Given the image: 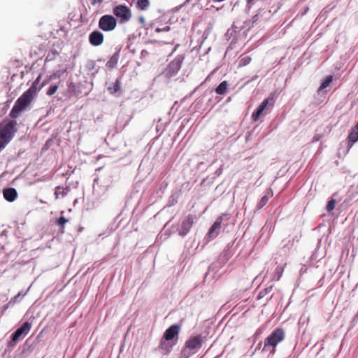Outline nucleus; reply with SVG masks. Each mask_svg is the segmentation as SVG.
<instances>
[{"label": "nucleus", "instance_id": "1", "mask_svg": "<svg viewBox=\"0 0 358 358\" xmlns=\"http://www.w3.org/2000/svg\"><path fill=\"white\" fill-rule=\"evenodd\" d=\"M36 96V91L34 88L26 90L15 101L9 116L13 119L17 118L20 113L30 105Z\"/></svg>", "mask_w": 358, "mask_h": 358}, {"label": "nucleus", "instance_id": "2", "mask_svg": "<svg viewBox=\"0 0 358 358\" xmlns=\"http://www.w3.org/2000/svg\"><path fill=\"white\" fill-rule=\"evenodd\" d=\"M17 125V122L13 120H4L0 124V152L14 137Z\"/></svg>", "mask_w": 358, "mask_h": 358}, {"label": "nucleus", "instance_id": "3", "mask_svg": "<svg viewBox=\"0 0 358 358\" xmlns=\"http://www.w3.org/2000/svg\"><path fill=\"white\" fill-rule=\"evenodd\" d=\"M285 338L284 330L281 328L275 329L271 334H270L264 341L263 350L270 351L271 353H275V347L278 343L282 341Z\"/></svg>", "mask_w": 358, "mask_h": 358}, {"label": "nucleus", "instance_id": "4", "mask_svg": "<svg viewBox=\"0 0 358 358\" xmlns=\"http://www.w3.org/2000/svg\"><path fill=\"white\" fill-rule=\"evenodd\" d=\"M117 26V20L110 15H104L99 20V27L103 31H111Z\"/></svg>", "mask_w": 358, "mask_h": 358}, {"label": "nucleus", "instance_id": "5", "mask_svg": "<svg viewBox=\"0 0 358 358\" xmlns=\"http://www.w3.org/2000/svg\"><path fill=\"white\" fill-rule=\"evenodd\" d=\"M113 14L120 19L121 23L128 22L131 17V12L129 8L125 5H118L113 8Z\"/></svg>", "mask_w": 358, "mask_h": 358}, {"label": "nucleus", "instance_id": "6", "mask_svg": "<svg viewBox=\"0 0 358 358\" xmlns=\"http://www.w3.org/2000/svg\"><path fill=\"white\" fill-rule=\"evenodd\" d=\"M204 337L201 335H196L189 338L185 343V348L195 353L197 350L201 348Z\"/></svg>", "mask_w": 358, "mask_h": 358}, {"label": "nucleus", "instance_id": "7", "mask_svg": "<svg viewBox=\"0 0 358 358\" xmlns=\"http://www.w3.org/2000/svg\"><path fill=\"white\" fill-rule=\"evenodd\" d=\"M31 328V324L29 322H24L12 335L11 341L9 342L10 346H14L16 342L22 335H27Z\"/></svg>", "mask_w": 358, "mask_h": 358}, {"label": "nucleus", "instance_id": "8", "mask_svg": "<svg viewBox=\"0 0 358 358\" xmlns=\"http://www.w3.org/2000/svg\"><path fill=\"white\" fill-rule=\"evenodd\" d=\"M275 100L273 95L269 96L267 99H264L260 106L255 110L252 114V119L254 122H257L260 116L263 114V112L268 106H273L274 105Z\"/></svg>", "mask_w": 358, "mask_h": 358}, {"label": "nucleus", "instance_id": "9", "mask_svg": "<svg viewBox=\"0 0 358 358\" xmlns=\"http://www.w3.org/2000/svg\"><path fill=\"white\" fill-rule=\"evenodd\" d=\"M195 216L188 215L187 217L182 222L180 229L178 234L181 236H185L190 231L194 223Z\"/></svg>", "mask_w": 358, "mask_h": 358}, {"label": "nucleus", "instance_id": "10", "mask_svg": "<svg viewBox=\"0 0 358 358\" xmlns=\"http://www.w3.org/2000/svg\"><path fill=\"white\" fill-rule=\"evenodd\" d=\"M223 220V215L219 216L214 224L211 226L210 228L208 233V238L209 239H213L217 237V236L219 234V230L221 228V224Z\"/></svg>", "mask_w": 358, "mask_h": 358}, {"label": "nucleus", "instance_id": "11", "mask_svg": "<svg viewBox=\"0 0 358 358\" xmlns=\"http://www.w3.org/2000/svg\"><path fill=\"white\" fill-rule=\"evenodd\" d=\"M103 34L97 30L93 31L89 36V41L94 46H99L103 42Z\"/></svg>", "mask_w": 358, "mask_h": 358}, {"label": "nucleus", "instance_id": "12", "mask_svg": "<svg viewBox=\"0 0 358 358\" xmlns=\"http://www.w3.org/2000/svg\"><path fill=\"white\" fill-rule=\"evenodd\" d=\"M180 327L178 324H173L169 327L163 336V338L167 341H171L179 334Z\"/></svg>", "mask_w": 358, "mask_h": 358}, {"label": "nucleus", "instance_id": "13", "mask_svg": "<svg viewBox=\"0 0 358 358\" xmlns=\"http://www.w3.org/2000/svg\"><path fill=\"white\" fill-rule=\"evenodd\" d=\"M170 341L165 340L162 338L160 341V343L158 346L159 350L163 355H167L171 352V350L173 345V344H171L169 343Z\"/></svg>", "mask_w": 358, "mask_h": 358}, {"label": "nucleus", "instance_id": "14", "mask_svg": "<svg viewBox=\"0 0 358 358\" xmlns=\"http://www.w3.org/2000/svg\"><path fill=\"white\" fill-rule=\"evenodd\" d=\"M3 194L4 199L9 202L14 201L17 196V191L14 188L5 189L3 192Z\"/></svg>", "mask_w": 358, "mask_h": 358}, {"label": "nucleus", "instance_id": "15", "mask_svg": "<svg viewBox=\"0 0 358 358\" xmlns=\"http://www.w3.org/2000/svg\"><path fill=\"white\" fill-rule=\"evenodd\" d=\"M182 58H176L169 65V71L171 72V76L178 72L181 68Z\"/></svg>", "mask_w": 358, "mask_h": 358}, {"label": "nucleus", "instance_id": "16", "mask_svg": "<svg viewBox=\"0 0 358 358\" xmlns=\"http://www.w3.org/2000/svg\"><path fill=\"white\" fill-rule=\"evenodd\" d=\"M119 57L120 50L117 51L110 57V59H108L106 64V67L110 69H114L118 63Z\"/></svg>", "mask_w": 358, "mask_h": 358}, {"label": "nucleus", "instance_id": "17", "mask_svg": "<svg viewBox=\"0 0 358 358\" xmlns=\"http://www.w3.org/2000/svg\"><path fill=\"white\" fill-rule=\"evenodd\" d=\"M70 192V187L66 186L65 187L57 186L55 189V199H58L59 196L62 197L66 196Z\"/></svg>", "mask_w": 358, "mask_h": 358}, {"label": "nucleus", "instance_id": "18", "mask_svg": "<svg viewBox=\"0 0 358 358\" xmlns=\"http://www.w3.org/2000/svg\"><path fill=\"white\" fill-rule=\"evenodd\" d=\"M348 139L351 142V146L358 141V122L349 134Z\"/></svg>", "mask_w": 358, "mask_h": 358}, {"label": "nucleus", "instance_id": "19", "mask_svg": "<svg viewBox=\"0 0 358 358\" xmlns=\"http://www.w3.org/2000/svg\"><path fill=\"white\" fill-rule=\"evenodd\" d=\"M149 0H136V7L141 10H145L150 6Z\"/></svg>", "mask_w": 358, "mask_h": 358}, {"label": "nucleus", "instance_id": "20", "mask_svg": "<svg viewBox=\"0 0 358 358\" xmlns=\"http://www.w3.org/2000/svg\"><path fill=\"white\" fill-rule=\"evenodd\" d=\"M228 87V83L227 81L222 82L215 89V92L217 94H224Z\"/></svg>", "mask_w": 358, "mask_h": 358}, {"label": "nucleus", "instance_id": "21", "mask_svg": "<svg viewBox=\"0 0 358 358\" xmlns=\"http://www.w3.org/2000/svg\"><path fill=\"white\" fill-rule=\"evenodd\" d=\"M120 82L118 80H117L113 83V86L108 87V91L110 92V94H112L120 91Z\"/></svg>", "mask_w": 358, "mask_h": 358}, {"label": "nucleus", "instance_id": "22", "mask_svg": "<svg viewBox=\"0 0 358 358\" xmlns=\"http://www.w3.org/2000/svg\"><path fill=\"white\" fill-rule=\"evenodd\" d=\"M284 272V268L282 266H278L275 271L274 275L273 277V280L275 281H278Z\"/></svg>", "mask_w": 358, "mask_h": 358}, {"label": "nucleus", "instance_id": "23", "mask_svg": "<svg viewBox=\"0 0 358 358\" xmlns=\"http://www.w3.org/2000/svg\"><path fill=\"white\" fill-rule=\"evenodd\" d=\"M41 78V74L38 75V76L36 78V79L34 81L31 86L28 90H31L34 88L36 91V94L37 95L38 92L40 91L41 87H38V85L40 83Z\"/></svg>", "mask_w": 358, "mask_h": 358}, {"label": "nucleus", "instance_id": "24", "mask_svg": "<svg viewBox=\"0 0 358 358\" xmlns=\"http://www.w3.org/2000/svg\"><path fill=\"white\" fill-rule=\"evenodd\" d=\"M333 80V76H328L326 77V78L324 79V80L322 83L320 88H319V90H322L324 89H325L326 87H327L329 84L332 82Z\"/></svg>", "mask_w": 358, "mask_h": 358}, {"label": "nucleus", "instance_id": "25", "mask_svg": "<svg viewBox=\"0 0 358 358\" xmlns=\"http://www.w3.org/2000/svg\"><path fill=\"white\" fill-rule=\"evenodd\" d=\"M251 60H252V59L250 56H245L240 59L238 66L240 67L245 66L249 64L250 63Z\"/></svg>", "mask_w": 358, "mask_h": 358}, {"label": "nucleus", "instance_id": "26", "mask_svg": "<svg viewBox=\"0 0 358 358\" xmlns=\"http://www.w3.org/2000/svg\"><path fill=\"white\" fill-rule=\"evenodd\" d=\"M273 289V286H270L266 287L262 290H261L257 296V299H260L264 297L266 294H268Z\"/></svg>", "mask_w": 358, "mask_h": 358}, {"label": "nucleus", "instance_id": "27", "mask_svg": "<svg viewBox=\"0 0 358 358\" xmlns=\"http://www.w3.org/2000/svg\"><path fill=\"white\" fill-rule=\"evenodd\" d=\"M68 222V220L64 217V216H61L57 221H56V224L60 227H62V232H64V225Z\"/></svg>", "mask_w": 358, "mask_h": 358}, {"label": "nucleus", "instance_id": "28", "mask_svg": "<svg viewBox=\"0 0 358 358\" xmlns=\"http://www.w3.org/2000/svg\"><path fill=\"white\" fill-rule=\"evenodd\" d=\"M269 199V197L267 195H264L262 197L261 200L259 201V202L258 203V208H262V207H264L268 202Z\"/></svg>", "mask_w": 358, "mask_h": 358}, {"label": "nucleus", "instance_id": "29", "mask_svg": "<svg viewBox=\"0 0 358 358\" xmlns=\"http://www.w3.org/2000/svg\"><path fill=\"white\" fill-rule=\"evenodd\" d=\"M58 90V85H51L48 90H47V95L48 96H52L56 92L57 90Z\"/></svg>", "mask_w": 358, "mask_h": 358}, {"label": "nucleus", "instance_id": "30", "mask_svg": "<svg viewBox=\"0 0 358 358\" xmlns=\"http://www.w3.org/2000/svg\"><path fill=\"white\" fill-rule=\"evenodd\" d=\"M336 201L332 199L327 204L326 209L328 212L332 211L335 208Z\"/></svg>", "mask_w": 358, "mask_h": 358}, {"label": "nucleus", "instance_id": "31", "mask_svg": "<svg viewBox=\"0 0 358 358\" xmlns=\"http://www.w3.org/2000/svg\"><path fill=\"white\" fill-rule=\"evenodd\" d=\"M323 135L322 134H315L313 137V141L314 142H317V141H319L322 138Z\"/></svg>", "mask_w": 358, "mask_h": 358}, {"label": "nucleus", "instance_id": "32", "mask_svg": "<svg viewBox=\"0 0 358 358\" xmlns=\"http://www.w3.org/2000/svg\"><path fill=\"white\" fill-rule=\"evenodd\" d=\"M169 29H170V27L167 26V27H164V29L157 28L155 31L157 32H161V31H169Z\"/></svg>", "mask_w": 358, "mask_h": 358}, {"label": "nucleus", "instance_id": "33", "mask_svg": "<svg viewBox=\"0 0 358 358\" xmlns=\"http://www.w3.org/2000/svg\"><path fill=\"white\" fill-rule=\"evenodd\" d=\"M103 0H90L91 4L94 6L96 3H101Z\"/></svg>", "mask_w": 358, "mask_h": 358}, {"label": "nucleus", "instance_id": "34", "mask_svg": "<svg viewBox=\"0 0 358 358\" xmlns=\"http://www.w3.org/2000/svg\"><path fill=\"white\" fill-rule=\"evenodd\" d=\"M52 80V76H50L49 79L44 80V81L42 83L41 86L40 87H41V88H42L43 87H44L45 85H46L49 83V81H50V80Z\"/></svg>", "mask_w": 358, "mask_h": 358}, {"label": "nucleus", "instance_id": "35", "mask_svg": "<svg viewBox=\"0 0 358 358\" xmlns=\"http://www.w3.org/2000/svg\"><path fill=\"white\" fill-rule=\"evenodd\" d=\"M138 21L141 24H144L145 22V18L143 17H142V16L138 18Z\"/></svg>", "mask_w": 358, "mask_h": 358}, {"label": "nucleus", "instance_id": "36", "mask_svg": "<svg viewBox=\"0 0 358 358\" xmlns=\"http://www.w3.org/2000/svg\"><path fill=\"white\" fill-rule=\"evenodd\" d=\"M8 306H9V303H7L6 305H5V306H3V309H4V310L7 309V308H8Z\"/></svg>", "mask_w": 358, "mask_h": 358}, {"label": "nucleus", "instance_id": "37", "mask_svg": "<svg viewBox=\"0 0 358 358\" xmlns=\"http://www.w3.org/2000/svg\"><path fill=\"white\" fill-rule=\"evenodd\" d=\"M254 1V0H247L248 3H252Z\"/></svg>", "mask_w": 358, "mask_h": 358}, {"label": "nucleus", "instance_id": "38", "mask_svg": "<svg viewBox=\"0 0 358 358\" xmlns=\"http://www.w3.org/2000/svg\"><path fill=\"white\" fill-rule=\"evenodd\" d=\"M217 172H218L219 174H221L222 170L221 169L217 170Z\"/></svg>", "mask_w": 358, "mask_h": 358}, {"label": "nucleus", "instance_id": "39", "mask_svg": "<svg viewBox=\"0 0 358 358\" xmlns=\"http://www.w3.org/2000/svg\"><path fill=\"white\" fill-rule=\"evenodd\" d=\"M217 172H218L219 174H221L222 170L221 169L217 170Z\"/></svg>", "mask_w": 358, "mask_h": 358}, {"label": "nucleus", "instance_id": "40", "mask_svg": "<svg viewBox=\"0 0 358 358\" xmlns=\"http://www.w3.org/2000/svg\"><path fill=\"white\" fill-rule=\"evenodd\" d=\"M217 172H218L219 174H221L222 170L221 169L217 170Z\"/></svg>", "mask_w": 358, "mask_h": 358}, {"label": "nucleus", "instance_id": "41", "mask_svg": "<svg viewBox=\"0 0 358 358\" xmlns=\"http://www.w3.org/2000/svg\"><path fill=\"white\" fill-rule=\"evenodd\" d=\"M20 295V294L19 293L17 296H15L14 299H16V298H17V297H18Z\"/></svg>", "mask_w": 358, "mask_h": 358}]
</instances>
